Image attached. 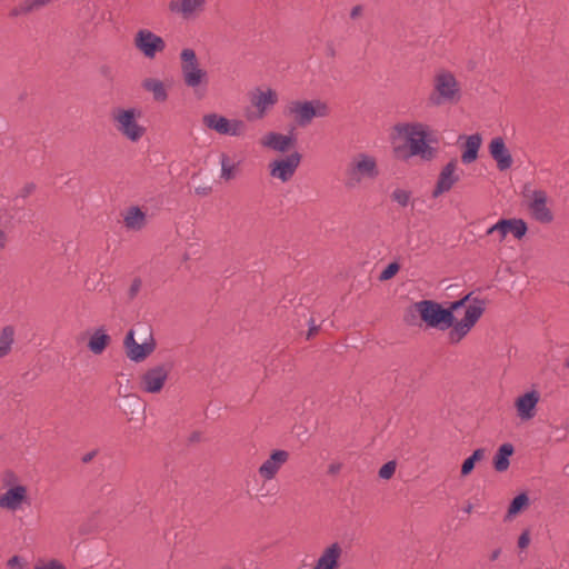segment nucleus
Wrapping results in <instances>:
<instances>
[{"mask_svg":"<svg viewBox=\"0 0 569 569\" xmlns=\"http://www.w3.org/2000/svg\"><path fill=\"white\" fill-rule=\"evenodd\" d=\"M330 107L320 99L293 100L286 107V116L293 118L300 128L308 127L315 118H326L330 114Z\"/></svg>","mask_w":569,"mask_h":569,"instance_id":"obj_3","label":"nucleus"},{"mask_svg":"<svg viewBox=\"0 0 569 569\" xmlns=\"http://www.w3.org/2000/svg\"><path fill=\"white\" fill-rule=\"evenodd\" d=\"M340 470V465H330L329 473H337Z\"/></svg>","mask_w":569,"mask_h":569,"instance_id":"obj_57","label":"nucleus"},{"mask_svg":"<svg viewBox=\"0 0 569 569\" xmlns=\"http://www.w3.org/2000/svg\"><path fill=\"white\" fill-rule=\"evenodd\" d=\"M124 398L128 401L130 413H134V409L140 407V398L136 395H128Z\"/></svg>","mask_w":569,"mask_h":569,"instance_id":"obj_46","label":"nucleus"},{"mask_svg":"<svg viewBox=\"0 0 569 569\" xmlns=\"http://www.w3.org/2000/svg\"><path fill=\"white\" fill-rule=\"evenodd\" d=\"M9 569H23L24 562L20 556H13L7 561Z\"/></svg>","mask_w":569,"mask_h":569,"instance_id":"obj_44","label":"nucleus"},{"mask_svg":"<svg viewBox=\"0 0 569 569\" xmlns=\"http://www.w3.org/2000/svg\"><path fill=\"white\" fill-rule=\"evenodd\" d=\"M379 173L378 163L373 156L358 153L345 169L343 184L347 189H355L360 186L363 179L375 180Z\"/></svg>","mask_w":569,"mask_h":569,"instance_id":"obj_2","label":"nucleus"},{"mask_svg":"<svg viewBox=\"0 0 569 569\" xmlns=\"http://www.w3.org/2000/svg\"><path fill=\"white\" fill-rule=\"evenodd\" d=\"M485 309H486L485 301L479 298H475L473 303H471L467 307L465 317L462 319L475 327L477 321L483 315Z\"/></svg>","mask_w":569,"mask_h":569,"instance_id":"obj_29","label":"nucleus"},{"mask_svg":"<svg viewBox=\"0 0 569 569\" xmlns=\"http://www.w3.org/2000/svg\"><path fill=\"white\" fill-rule=\"evenodd\" d=\"M513 452L515 448L509 442L503 443L499 447L497 453L493 457V468L496 469V471L503 472L509 468V458L513 455Z\"/></svg>","mask_w":569,"mask_h":569,"instance_id":"obj_24","label":"nucleus"},{"mask_svg":"<svg viewBox=\"0 0 569 569\" xmlns=\"http://www.w3.org/2000/svg\"><path fill=\"white\" fill-rule=\"evenodd\" d=\"M399 269H400L399 263H397V262L389 263L380 273L379 280L386 281V280L393 278L397 274V272L399 271Z\"/></svg>","mask_w":569,"mask_h":569,"instance_id":"obj_39","label":"nucleus"},{"mask_svg":"<svg viewBox=\"0 0 569 569\" xmlns=\"http://www.w3.org/2000/svg\"><path fill=\"white\" fill-rule=\"evenodd\" d=\"M142 88L153 94V99L158 102H164L168 93L162 81L154 78H147L142 82Z\"/></svg>","mask_w":569,"mask_h":569,"instance_id":"obj_28","label":"nucleus"},{"mask_svg":"<svg viewBox=\"0 0 569 569\" xmlns=\"http://www.w3.org/2000/svg\"><path fill=\"white\" fill-rule=\"evenodd\" d=\"M417 311L415 309V303L411 305L407 310H406V313L403 316V321L407 323V325H416V319H417Z\"/></svg>","mask_w":569,"mask_h":569,"instance_id":"obj_43","label":"nucleus"},{"mask_svg":"<svg viewBox=\"0 0 569 569\" xmlns=\"http://www.w3.org/2000/svg\"><path fill=\"white\" fill-rule=\"evenodd\" d=\"M123 221L128 229L141 230L146 226V213L137 206L130 207Z\"/></svg>","mask_w":569,"mask_h":569,"instance_id":"obj_26","label":"nucleus"},{"mask_svg":"<svg viewBox=\"0 0 569 569\" xmlns=\"http://www.w3.org/2000/svg\"><path fill=\"white\" fill-rule=\"evenodd\" d=\"M34 569H67L63 563L57 559H51L47 563H38Z\"/></svg>","mask_w":569,"mask_h":569,"instance_id":"obj_41","label":"nucleus"},{"mask_svg":"<svg viewBox=\"0 0 569 569\" xmlns=\"http://www.w3.org/2000/svg\"><path fill=\"white\" fill-rule=\"evenodd\" d=\"M18 476L16 475V472L11 469H7L2 472L1 475V481H2V485L3 487L6 488H11L13 486H20L18 483Z\"/></svg>","mask_w":569,"mask_h":569,"instance_id":"obj_36","label":"nucleus"},{"mask_svg":"<svg viewBox=\"0 0 569 569\" xmlns=\"http://www.w3.org/2000/svg\"><path fill=\"white\" fill-rule=\"evenodd\" d=\"M489 153L497 162V167L500 171L511 168L513 162L512 157L501 137H496L490 141Z\"/></svg>","mask_w":569,"mask_h":569,"instance_id":"obj_18","label":"nucleus"},{"mask_svg":"<svg viewBox=\"0 0 569 569\" xmlns=\"http://www.w3.org/2000/svg\"><path fill=\"white\" fill-rule=\"evenodd\" d=\"M563 367L569 370V356L565 359Z\"/></svg>","mask_w":569,"mask_h":569,"instance_id":"obj_61","label":"nucleus"},{"mask_svg":"<svg viewBox=\"0 0 569 569\" xmlns=\"http://www.w3.org/2000/svg\"><path fill=\"white\" fill-rule=\"evenodd\" d=\"M229 131L228 136L239 137L242 136L246 131V123L242 120L233 119L229 120Z\"/></svg>","mask_w":569,"mask_h":569,"instance_id":"obj_35","label":"nucleus"},{"mask_svg":"<svg viewBox=\"0 0 569 569\" xmlns=\"http://www.w3.org/2000/svg\"><path fill=\"white\" fill-rule=\"evenodd\" d=\"M156 346L157 345L152 336H150L149 341H144L143 343L136 342L134 331L132 329L127 332L123 340L126 355L134 362L146 360L154 351Z\"/></svg>","mask_w":569,"mask_h":569,"instance_id":"obj_11","label":"nucleus"},{"mask_svg":"<svg viewBox=\"0 0 569 569\" xmlns=\"http://www.w3.org/2000/svg\"><path fill=\"white\" fill-rule=\"evenodd\" d=\"M481 136L479 133L471 134L467 137L466 143L463 146V152L461 154V161L465 164H469L477 160L478 152L481 147Z\"/></svg>","mask_w":569,"mask_h":569,"instance_id":"obj_22","label":"nucleus"},{"mask_svg":"<svg viewBox=\"0 0 569 569\" xmlns=\"http://www.w3.org/2000/svg\"><path fill=\"white\" fill-rule=\"evenodd\" d=\"M342 552L341 545L332 542L322 550L313 569H339Z\"/></svg>","mask_w":569,"mask_h":569,"instance_id":"obj_17","label":"nucleus"},{"mask_svg":"<svg viewBox=\"0 0 569 569\" xmlns=\"http://www.w3.org/2000/svg\"><path fill=\"white\" fill-rule=\"evenodd\" d=\"M457 160L451 159L440 171L437 183L432 190V198L449 192L452 187L459 181V174L456 173Z\"/></svg>","mask_w":569,"mask_h":569,"instance_id":"obj_14","label":"nucleus"},{"mask_svg":"<svg viewBox=\"0 0 569 569\" xmlns=\"http://www.w3.org/2000/svg\"><path fill=\"white\" fill-rule=\"evenodd\" d=\"M221 163V178L226 181L232 180L236 177V164L231 162L228 154L222 153L220 157Z\"/></svg>","mask_w":569,"mask_h":569,"instance_id":"obj_34","label":"nucleus"},{"mask_svg":"<svg viewBox=\"0 0 569 569\" xmlns=\"http://www.w3.org/2000/svg\"><path fill=\"white\" fill-rule=\"evenodd\" d=\"M111 341V338L108 333H106V330L103 327L98 328L94 333L91 336L88 348L91 352L94 355H101L106 348L109 346Z\"/></svg>","mask_w":569,"mask_h":569,"instance_id":"obj_25","label":"nucleus"},{"mask_svg":"<svg viewBox=\"0 0 569 569\" xmlns=\"http://www.w3.org/2000/svg\"><path fill=\"white\" fill-rule=\"evenodd\" d=\"M433 106L446 102H458L460 100V87L453 73L441 71L435 77V90L429 97Z\"/></svg>","mask_w":569,"mask_h":569,"instance_id":"obj_6","label":"nucleus"},{"mask_svg":"<svg viewBox=\"0 0 569 569\" xmlns=\"http://www.w3.org/2000/svg\"><path fill=\"white\" fill-rule=\"evenodd\" d=\"M289 457L290 455L287 450H273L269 458L259 467V476L263 481L274 479L281 467L288 462Z\"/></svg>","mask_w":569,"mask_h":569,"instance_id":"obj_13","label":"nucleus"},{"mask_svg":"<svg viewBox=\"0 0 569 569\" xmlns=\"http://www.w3.org/2000/svg\"><path fill=\"white\" fill-rule=\"evenodd\" d=\"M8 243V236L7 233L0 228V249L6 248Z\"/></svg>","mask_w":569,"mask_h":569,"instance_id":"obj_53","label":"nucleus"},{"mask_svg":"<svg viewBox=\"0 0 569 569\" xmlns=\"http://www.w3.org/2000/svg\"><path fill=\"white\" fill-rule=\"evenodd\" d=\"M202 122L207 128L214 130L220 134H227L229 131V119L218 113L204 114Z\"/></svg>","mask_w":569,"mask_h":569,"instance_id":"obj_27","label":"nucleus"},{"mask_svg":"<svg viewBox=\"0 0 569 569\" xmlns=\"http://www.w3.org/2000/svg\"><path fill=\"white\" fill-rule=\"evenodd\" d=\"M302 156L295 151L284 158H279L269 163L270 176L281 180L289 181L300 166Z\"/></svg>","mask_w":569,"mask_h":569,"instance_id":"obj_10","label":"nucleus"},{"mask_svg":"<svg viewBox=\"0 0 569 569\" xmlns=\"http://www.w3.org/2000/svg\"><path fill=\"white\" fill-rule=\"evenodd\" d=\"M172 366L161 363L147 369L140 377V388L147 393H159L169 378Z\"/></svg>","mask_w":569,"mask_h":569,"instance_id":"obj_8","label":"nucleus"},{"mask_svg":"<svg viewBox=\"0 0 569 569\" xmlns=\"http://www.w3.org/2000/svg\"><path fill=\"white\" fill-rule=\"evenodd\" d=\"M539 400L540 393L537 390H530L519 396L515 401V408L518 417L522 421H528L535 418Z\"/></svg>","mask_w":569,"mask_h":569,"instance_id":"obj_15","label":"nucleus"},{"mask_svg":"<svg viewBox=\"0 0 569 569\" xmlns=\"http://www.w3.org/2000/svg\"><path fill=\"white\" fill-rule=\"evenodd\" d=\"M23 9H24V8H22V9H21V12H24V11H23ZM19 13H20V11H19L18 9H13V10L11 11V16H18Z\"/></svg>","mask_w":569,"mask_h":569,"instance_id":"obj_60","label":"nucleus"},{"mask_svg":"<svg viewBox=\"0 0 569 569\" xmlns=\"http://www.w3.org/2000/svg\"><path fill=\"white\" fill-rule=\"evenodd\" d=\"M501 555V549L500 548H497L495 549L491 553H490V561H496Z\"/></svg>","mask_w":569,"mask_h":569,"instance_id":"obj_56","label":"nucleus"},{"mask_svg":"<svg viewBox=\"0 0 569 569\" xmlns=\"http://www.w3.org/2000/svg\"><path fill=\"white\" fill-rule=\"evenodd\" d=\"M140 114L141 112L134 108H116L111 112V119L119 133L128 140L137 142L146 133V128L140 126L137 121V118L140 117Z\"/></svg>","mask_w":569,"mask_h":569,"instance_id":"obj_5","label":"nucleus"},{"mask_svg":"<svg viewBox=\"0 0 569 569\" xmlns=\"http://www.w3.org/2000/svg\"><path fill=\"white\" fill-rule=\"evenodd\" d=\"M463 307V300H456V301H452L449 303V306L447 307V310L450 311V315L451 316H455V311L459 310L460 308Z\"/></svg>","mask_w":569,"mask_h":569,"instance_id":"obj_48","label":"nucleus"},{"mask_svg":"<svg viewBox=\"0 0 569 569\" xmlns=\"http://www.w3.org/2000/svg\"><path fill=\"white\" fill-rule=\"evenodd\" d=\"M505 222H507L508 224L507 234L512 233V236L518 240L522 239L526 236L528 231V226L522 219H505Z\"/></svg>","mask_w":569,"mask_h":569,"instance_id":"obj_31","label":"nucleus"},{"mask_svg":"<svg viewBox=\"0 0 569 569\" xmlns=\"http://www.w3.org/2000/svg\"><path fill=\"white\" fill-rule=\"evenodd\" d=\"M261 143L274 151L287 152L295 146L296 139L291 136H286L279 132H269L263 137Z\"/></svg>","mask_w":569,"mask_h":569,"instance_id":"obj_20","label":"nucleus"},{"mask_svg":"<svg viewBox=\"0 0 569 569\" xmlns=\"http://www.w3.org/2000/svg\"><path fill=\"white\" fill-rule=\"evenodd\" d=\"M319 331V326H316L313 323V320L311 319V326L309 328V331H308V335H307V338L310 339L312 338L315 335H317Z\"/></svg>","mask_w":569,"mask_h":569,"instance_id":"obj_52","label":"nucleus"},{"mask_svg":"<svg viewBox=\"0 0 569 569\" xmlns=\"http://www.w3.org/2000/svg\"><path fill=\"white\" fill-rule=\"evenodd\" d=\"M250 101L252 106L257 108L259 112V118H262L266 114V112L278 102V94L271 88H268L266 91L261 89H256L251 93Z\"/></svg>","mask_w":569,"mask_h":569,"instance_id":"obj_19","label":"nucleus"},{"mask_svg":"<svg viewBox=\"0 0 569 569\" xmlns=\"http://www.w3.org/2000/svg\"><path fill=\"white\" fill-rule=\"evenodd\" d=\"M100 74L109 81L113 80L112 69L109 66H102L100 68Z\"/></svg>","mask_w":569,"mask_h":569,"instance_id":"obj_49","label":"nucleus"},{"mask_svg":"<svg viewBox=\"0 0 569 569\" xmlns=\"http://www.w3.org/2000/svg\"><path fill=\"white\" fill-rule=\"evenodd\" d=\"M141 286H142V281L140 278H134L132 280L131 286L128 291V297L130 300H133L137 297L138 292L141 289Z\"/></svg>","mask_w":569,"mask_h":569,"instance_id":"obj_42","label":"nucleus"},{"mask_svg":"<svg viewBox=\"0 0 569 569\" xmlns=\"http://www.w3.org/2000/svg\"><path fill=\"white\" fill-rule=\"evenodd\" d=\"M211 192V187H198L196 193L199 196H208Z\"/></svg>","mask_w":569,"mask_h":569,"instance_id":"obj_54","label":"nucleus"},{"mask_svg":"<svg viewBox=\"0 0 569 569\" xmlns=\"http://www.w3.org/2000/svg\"><path fill=\"white\" fill-rule=\"evenodd\" d=\"M97 452H98L97 450L87 452L86 455L82 456L81 461L83 463H89L97 456Z\"/></svg>","mask_w":569,"mask_h":569,"instance_id":"obj_51","label":"nucleus"},{"mask_svg":"<svg viewBox=\"0 0 569 569\" xmlns=\"http://www.w3.org/2000/svg\"><path fill=\"white\" fill-rule=\"evenodd\" d=\"M204 3L206 0H171L169 9L183 14V17H189L198 10H202Z\"/></svg>","mask_w":569,"mask_h":569,"instance_id":"obj_21","label":"nucleus"},{"mask_svg":"<svg viewBox=\"0 0 569 569\" xmlns=\"http://www.w3.org/2000/svg\"><path fill=\"white\" fill-rule=\"evenodd\" d=\"M529 506V497L526 492L519 493L516 496L508 508L507 515L505 517V521L511 520L519 512L525 510Z\"/></svg>","mask_w":569,"mask_h":569,"instance_id":"obj_30","label":"nucleus"},{"mask_svg":"<svg viewBox=\"0 0 569 569\" xmlns=\"http://www.w3.org/2000/svg\"><path fill=\"white\" fill-rule=\"evenodd\" d=\"M486 449H476L470 457H468L461 466V476L467 477L475 469L476 462L481 461L485 458Z\"/></svg>","mask_w":569,"mask_h":569,"instance_id":"obj_33","label":"nucleus"},{"mask_svg":"<svg viewBox=\"0 0 569 569\" xmlns=\"http://www.w3.org/2000/svg\"><path fill=\"white\" fill-rule=\"evenodd\" d=\"M472 508H473V506H472L471 503H468V505L463 508V510H465V512L470 513V512L472 511Z\"/></svg>","mask_w":569,"mask_h":569,"instance_id":"obj_59","label":"nucleus"},{"mask_svg":"<svg viewBox=\"0 0 569 569\" xmlns=\"http://www.w3.org/2000/svg\"><path fill=\"white\" fill-rule=\"evenodd\" d=\"M473 328L472 325L468 323L466 320H457L453 316V325L450 326V330L448 332V341L451 345H458Z\"/></svg>","mask_w":569,"mask_h":569,"instance_id":"obj_23","label":"nucleus"},{"mask_svg":"<svg viewBox=\"0 0 569 569\" xmlns=\"http://www.w3.org/2000/svg\"><path fill=\"white\" fill-rule=\"evenodd\" d=\"M391 198L393 201L398 202L400 206L406 207L410 200V192L403 189H396Z\"/></svg>","mask_w":569,"mask_h":569,"instance_id":"obj_40","label":"nucleus"},{"mask_svg":"<svg viewBox=\"0 0 569 569\" xmlns=\"http://www.w3.org/2000/svg\"><path fill=\"white\" fill-rule=\"evenodd\" d=\"M222 569H232V568H230V567H226V568H222Z\"/></svg>","mask_w":569,"mask_h":569,"instance_id":"obj_62","label":"nucleus"},{"mask_svg":"<svg viewBox=\"0 0 569 569\" xmlns=\"http://www.w3.org/2000/svg\"><path fill=\"white\" fill-rule=\"evenodd\" d=\"M49 0H32L27 7H24L23 11L29 12L33 8H38L48 3Z\"/></svg>","mask_w":569,"mask_h":569,"instance_id":"obj_47","label":"nucleus"},{"mask_svg":"<svg viewBox=\"0 0 569 569\" xmlns=\"http://www.w3.org/2000/svg\"><path fill=\"white\" fill-rule=\"evenodd\" d=\"M397 463L396 461L391 460L386 462L380 469H379V477L381 479H390L395 472H396Z\"/></svg>","mask_w":569,"mask_h":569,"instance_id":"obj_38","label":"nucleus"},{"mask_svg":"<svg viewBox=\"0 0 569 569\" xmlns=\"http://www.w3.org/2000/svg\"><path fill=\"white\" fill-rule=\"evenodd\" d=\"M471 298V293H468L463 298H461L460 300H463V307L466 306V303L470 300Z\"/></svg>","mask_w":569,"mask_h":569,"instance_id":"obj_58","label":"nucleus"},{"mask_svg":"<svg viewBox=\"0 0 569 569\" xmlns=\"http://www.w3.org/2000/svg\"><path fill=\"white\" fill-rule=\"evenodd\" d=\"M181 72L184 84L196 89L201 84L208 83L207 72L200 68L198 58L193 49L186 48L180 53Z\"/></svg>","mask_w":569,"mask_h":569,"instance_id":"obj_7","label":"nucleus"},{"mask_svg":"<svg viewBox=\"0 0 569 569\" xmlns=\"http://www.w3.org/2000/svg\"><path fill=\"white\" fill-rule=\"evenodd\" d=\"M415 309L428 328L445 331L453 325V316L437 301L420 300L415 302Z\"/></svg>","mask_w":569,"mask_h":569,"instance_id":"obj_4","label":"nucleus"},{"mask_svg":"<svg viewBox=\"0 0 569 569\" xmlns=\"http://www.w3.org/2000/svg\"><path fill=\"white\" fill-rule=\"evenodd\" d=\"M134 47L149 59H153L158 52L166 49V42L148 29H140L133 39Z\"/></svg>","mask_w":569,"mask_h":569,"instance_id":"obj_9","label":"nucleus"},{"mask_svg":"<svg viewBox=\"0 0 569 569\" xmlns=\"http://www.w3.org/2000/svg\"><path fill=\"white\" fill-rule=\"evenodd\" d=\"M530 543V530L525 529L518 538V547L526 549Z\"/></svg>","mask_w":569,"mask_h":569,"instance_id":"obj_45","label":"nucleus"},{"mask_svg":"<svg viewBox=\"0 0 569 569\" xmlns=\"http://www.w3.org/2000/svg\"><path fill=\"white\" fill-rule=\"evenodd\" d=\"M361 11H362L361 6H356V7H353V8H352V10H351V12H350V17H351V19H356L357 17H359V16H360V13H361Z\"/></svg>","mask_w":569,"mask_h":569,"instance_id":"obj_55","label":"nucleus"},{"mask_svg":"<svg viewBox=\"0 0 569 569\" xmlns=\"http://www.w3.org/2000/svg\"><path fill=\"white\" fill-rule=\"evenodd\" d=\"M14 329L11 326H7L2 329L0 335V358L7 356L13 343Z\"/></svg>","mask_w":569,"mask_h":569,"instance_id":"obj_32","label":"nucleus"},{"mask_svg":"<svg viewBox=\"0 0 569 569\" xmlns=\"http://www.w3.org/2000/svg\"><path fill=\"white\" fill-rule=\"evenodd\" d=\"M398 134L406 138V144L393 148L397 159L408 160L419 156L423 160H431L436 154L435 148L427 143L428 130L422 123H398L393 127Z\"/></svg>","mask_w":569,"mask_h":569,"instance_id":"obj_1","label":"nucleus"},{"mask_svg":"<svg viewBox=\"0 0 569 569\" xmlns=\"http://www.w3.org/2000/svg\"><path fill=\"white\" fill-rule=\"evenodd\" d=\"M36 190V184L30 182V183H27L22 189H21V197L22 198H27L29 197L33 191Z\"/></svg>","mask_w":569,"mask_h":569,"instance_id":"obj_50","label":"nucleus"},{"mask_svg":"<svg viewBox=\"0 0 569 569\" xmlns=\"http://www.w3.org/2000/svg\"><path fill=\"white\" fill-rule=\"evenodd\" d=\"M548 196L545 190H533L528 208L535 220L540 223H550L553 220V213L547 206Z\"/></svg>","mask_w":569,"mask_h":569,"instance_id":"obj_12","label":"nucleus"},{"mask_svg":"<svg viewBox=\"0 0 569 569\" xmlns=\"http://www.w3.org/2000/svg\"><path fill=\"white\" fill-rule=\"evenodd\" d=\"M507 222H505V219H500L497 223H495L493 226H491L488 230H487V234H492L493 232H498L499 233V241H503L506 236H507Z\"/></svg>","mask_w":569,"mask_h":569,"instance_id":"obj_37","label":"nucleus"},{"mask_svg":"<svg viewBox=\"0 0 569 569\" xmlns=\"http://www.w3.org/2000/svg\"><path fill=\"white\" fill-rule=\"evenodd\" d=\"M22 503H29L26 486H13L0 496V508L16 511Z\"/></svg>","mask_w":569,"mask_h":569,"instance_id":"obj_16","label":"nucleus"}]
</instances>
